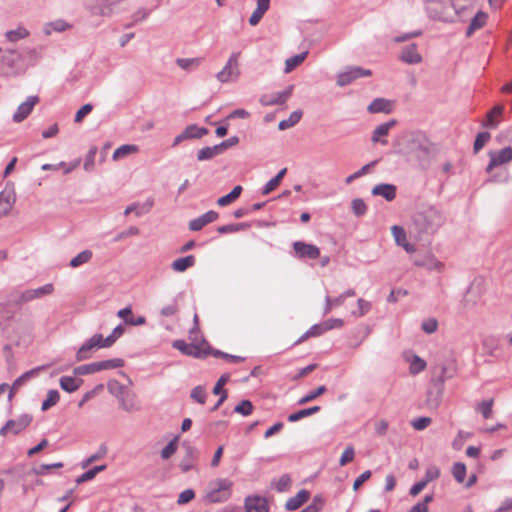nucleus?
Returning a JSON list of instances; mask_svg holds the SVG:
<instances>
[{"label": "nucleus", "mask_w": 512, "mask_h": 512, "mask_svg": "<svg viewBox=\"0 0 512 512\" xmlns=\"http://www.w3.org/2000/svg\"><path fill=\"white\" fill-rule=\"evenodd\" d=\"M438 146L421 132H415L407 137L403 147V154L410 161L417 162L420 166L426 167L437 155Z\"/></svg>", "instance_id": "f257e3e1"}, {"label": "nucleus", "mask_w": 512, "mask_h": 512, "mask_svg": "<svg viewBox=\"0 0 512 512\" xmlns=\"http://www.w3.org/2000/svg\"><path fill=\"white\" fill-rule=\"evenodd\" d=\"M445 223L443 213L433 206L422 207L412 219V226L419 234L432 235Z\"/></svg>", "instance_id": "f03ea898"}, {"label": "nucleus", "mask_w": 512, "mask_h": 512, "mask_svg": "<svg viewBox=\"0 0 512 512\" xmlns=\"http://www.w3.org/2000/svg\"><path fill=\"white\" fill-rule=\"evenodd\" d=\"M123 332L124 327L122 325H118L106 338L101 334L93 335L78 349L76 353V360L83 361L90 358L95 349L111 347Z\"/></svg>", "instance_id": "7ed1b4c3"}, {"label": "nucleus", "mask_w": 512, "mask_h": 512, "mask_svg": "<svg viewBox=\"0 0 512 512\" xmlns=\"http://www.w3.org/2000/svg\"><path fill=\"white\" fill-rule=\"evenodd\" d=\"M194 333L195 330H190L189 338L191 343H186L184 340H175L172 345L184 355L194 358H204L210 353V346L206 340L197 341L196 338H192Z\"/></svg>", "instance_id": "20e7f679"}, {"label": "nucleus", "mask_w": 512, "mask_h": 512, "mask_svg": "<svg viewBox=\"0 0 512 512\" xmlns=\"http://www.w3.org/2000/svg\"><path fill=\"white\" fill-rule=\"evenodd\" d=\"M240 52H232L215 78L220 84L236 83L241 77Z\"/></svg>", "instance_id": "39448f33"}, {"label": "nucleus", "mask_w": 512, "mask_h": 512, "mask_svg": "<svg viewBox=\"0 0 512 512\" xmlns=\"http://www.w3.org/2000/svg\"><path fill=\"white\" fill-rule=\"evenodd\" d=\"M484 293L485 288L482 281L472 282L463 295V298L460 302V310L462 312L475 310L477 308L476 306L480 303Z\"/></svg>", "instance_id": "423d86ee"}, {"label": "nucleus", "mask_w": 512, "mask_h": 512, "mask_svg": "<svg viewBox=\"0 0 512 512\" xmlns=\"http://www.w3.org/2000/svg\"><path fill=\"white\" fill-rule=\"evenodd\" d=\"M233 483L229 479L220 478L210 482L206 499L213 503L226 501L231 496Z\"/></svg>", "instance_id": "0eeeda50"}, {"label": "nucleus", "mask_w": 512, "mask_h": 512, "mask_svg": "<svg viewBox=\"0 0 512 512\" xmlns=\"http://www.w3.org/2000/svg\"><path fill=\"white\" fill-rule=\"evenodd\" d=\"M125 0H86L85 9L94 16L110 17L114 8Z\"/></svg>", "instance_id": "6e6552de"}, {"label": "nucleus", "mask_w": 512, "mask_h": 512, "mask_svg": "<svg viewBox=\"0 0 512 512\" xmlns=\"http://www.w3.org/2000/svg\"><path fill=\"white\" fill-rule=\"evenodd\" d=\"M372 71L359 66H348L337 74V85L345 87L360 77H369Z\"/></svg>", "instance_id": "1a4fd4ad"}, {"label": "nucleus", "mask_w": 512, "mask_h": 512, "mask_svg": "<svg viewBox=\"0 0 512 512\" xmlns=\"http://www.w3.org/2000/svg\"><path fill=\"white\" fill-rule=\"evenodd\" d=\"M488 157L489 163L485 171L491 173L495 168L507 165L512 161V146H507L500 150H490Z\"/></svg>", "instance_id": "9d476101"}, {"label": "nucleus", "mask_w": 512, "mask_h": 512, "mask_svg": "<svg viewBox=\"0 0 512 512\" xmlns=\"http://www.w3.org/2000/svg\"><path fill=\"white\" fill-rule=\"evenodd\" d=\"M53 292L54 285L52 283H47L44 286L34 289H27L18 293L14 301L16 304H23L36 299H41L45 296L51 295Z\"/></svg>", "instance_id": "9b49d317"}, {"label": "nucleus", "mask_w": 512, "mask_h": 512, "mask_svg": "<svg viewBox=\"0 0 512 512\" xmlns=\"http://www.w3.org/2000/svg\"><path fill=\"white\" fill-rule=\"evenodd\" d=\"M16 202V193L13 184H6L0 192V217L7 216Z\"/></svg>", "instance_id": "f8f14e48"}, {"label": "nucleus", "mask_w": 512, "mask_h": 512, "mask_svg": "<svg viewBox=\"0 0 512 512\" xmlns=\"http://www.w3.org/2000/svg\"><path fill=\"white\" fill-rule=\"evenodd\" d=\"M32 421V417L29 414H23L19 416L17 419L9 420L1 429L0 435L6 436L8 433H12L14 435L22 432Z\"/></svg>", "instance_id": "ddd939ff"}, {"label": "nucleus", "mask_w": 512, "mask_h": 512, "mask_svg": "<svg viewBox=\"0 0 512 512\" xmlns=\"http://www.w3.org/2000/svg\"><path fill=\"white\" fill-rule=\"evenodd\" d=\"M293 86L286 87L283 91L274 92L271 94L262 95L260 103L263 106L281 105L284 104L292 95Z\"/></svg>", "instance_id": "4468645a"}, {"label": "nucleus", "mask_w": 512, "mask_h": 512, "mask_svg": "<svg viewBox=\"0 0 512 512\" xmlns=\"http://www.w3.org/2000/svg\"><path fill=\"white\" fill-rule=\"evenodd\" d=\"M293 249L296 256L301 259H317L320 256V249L317 246L302 241L294 242Z\"/></svg>", "instance_id": "2eb2a0df"}, {"label": "nucleus", "mask_w": 512, "mask_h": 512, "mask_svg": "<svg viewBox=\"0 0 512 512\" xmlns=\"http://www.w3.org/2000/svg\"><path fill=\"white\" fill-rule=\"evenodd\" d=\"M39 102L37 96H29L25 102L21 103L13 115V121L16 123L22 122L32 112L34 106Z\"/></svg>", "instance_id": "dca6fc26"}, {"label": "nucleus", "mask_w": 512, "mask_h": 512, "mask_svg": "<svg viewBox=\"0 0 512 512\" xmlns=\"http://www.w3.org/2000/svg\"><path fill=\"white\" fill-rule=\"evenodd\" d=\"M399 59L409 65L419 64L423 58L417 50L416 44L405 46L400 53Z\"/></svg>", "instance_id": "f3484780"}, {"label": "nucleus", "mask_w": 512, "mask_h": 512, "mask_svg": "<svg viewBox=\"0 0 512 512\" xmlns=\"http://www.w3.org/2000/svg\"><path fill=\"white\" fill-rule=\"evenodd\" d=\"M271 6V0H256V7L249 17V24L257 26Z\"/></svg>", "instance_id": "a211bd4d"}, {"label": "nucleus", "mask_w": 512, "mask_h": 512, "mask_svg": "<svg viewBox=\"0 0 512 512\" xmlns=\"http://www.w3.org/2000/svg\"><path fill=\"white\" fill-rule=\"evenodd\" d=\"M246 512H269L267 500L260 496H248L245 499Z\"/></svg>", "instance_id": "6ab92c4d"}, {"label": "nucleus", "mask_w": 512, "mask_h": 512, "mask_svg": "<svg viewBox=\"0 0 512 512\" xmlns=\"http://www.w3.org/2000/svg\"><path fill=\"white\" fill-rule=\"evenodd\" d=\"M219 217V214L213 210L206 212L205 214L192 219L189 222V229L191 231H200L204 226L209 223L216 221Z\"/></svg>", "instance_id": "aec40b11"}, {"label": "nucleus", "mask_w": 512, "mask_h": 512, "mask_svg": "<svg viewBox=\"0 0 512 512\" xmlns=\"http://www.w3.org/2000/svg\"><path fill=\"white\" fill-rule=\"evenodd\" d=\"M396 125L395 120H390L388 122L382 123L378 125L371 136L372 143H381V144H387V140L384 139L389 134V131Z\"/></svg>", "instance_id": "412c9836"}, {"label": "nucleus", "mask_w": 512, "mask_h": 512, "mask_svg": "<svg viewBox=\"0 0 512 512\" xmlns=\"http://www.w3.org/2000/svg\"><path fill=\"white\" fill-rule=\"evenodd\" d=\"M416 266L424 267L429 271L442 272L444 264L438 260L433 254H426L422 259L414 261Z\"/></svg>", "instance_id": "4be33fe9"}, {"label": "nucleus", "mask_w": 512, "mask_h": 512, "mask_svg": "<svg viewBox=\"0 0 512 512\" xmlns=\"http://www.w3.org/2000/svg\"><path fill=\"white\" fill-rule=\"evenodd\" d=\"M46 367H36L34 369H31L25 373H23L20 377H18L12 384L9 392V399L11 400L13 396L15 395L16 391L27 381H29L31 378L36 377L38 373L41 370H44Z\"/></svg>", "instance_id": "5701e85b"}, {"label": "nucleus", "mask_w": 512, "mask_h": 512, "mask_svg": "<svg viewBox=\"0 0 512 512\" xmlns=\"http://www.w3.org/2000/svg\"><path fill=\"white\" fill-rule=\"evenodd\" d=\"M72 27V24L64 19H56L45 23L42 30L46 36H50L53 32L62 33L72 29Z\"/></svg>", "instance_id": "b1692460"}, {"label": "nucleus", "mask_w": 512, "mask_h": 512, "mask_svg": "<svg viewBox=\"0 0 512 512\" xmlns=\"http://www.w3.org/2000/svg\"><path fill=\"white\" fill-rule=\"evenodd\" d=\"M404 358L406 362L409 363V372L412 375L419 374L420 372L424 371L427 366L426 361L418 355L406 353Z\"/></svg>", "instance_id": "393cba45"}, {"label": "nucleus", "mask_w": 512, "mask_h": 512, "mask_svg": "<svg viewBox=\"0 0 512 512\" xmlns=\"http://www.w3.org/2000/svg\"><path fill=\"white\" fill-rule=\"evenodd\" d=\"M310 493L309 491L302 489L295 496L289 498L286 501L285 508L288 511H295L300 508L308 499Z\"/></svg>", "instance_id": "a878e982"}, {"label": "nucleus", "mask_w": 512, "mask_h": 512, "mask_svg": "<svg viewBox=\"0 0 512 512\" xmlns=\"http://www.w3.org/2000/svg\"><path fill=\"white\" fill-rule=\"evenodd\" d=\"M372 194L381 196L387 201H392L396 197V187L393 184H378L372 189Z\"/></svg>", "instance_id": "bb28decb"}, {"label": "nucleus", "mask_w": 512, "mask_h": 512, "mask_svg": "<svg viewBox=\"0 0 512 512\" xmlns=\"http://www.w3.org/2000/svg\"><path fill=\"white\" fill-rule=\"evenodd\" d=\"M83 380L74 376H63L59 380V385L62 390L67 393H73L77 391L82 385Z\"/></svg>", "instance_id": "cd10ccee"}, {"label": "nucleus", "mask_w": 512, "mask_h": 512, "mask_svg": "<svg viewBox=\"0 0 512 512\" xmlns=\"http://www.w3.org/2000/svg\"><path fill=\"white\" fill-rule=\"evenodd\" d=\"M196 454H197V451L194 447H191V446L187 447L186 454L183 457V459L181 460V462L179 463V467L182 472L186 473V472L190 471L191 469H193L194 462L196 459Z\"/></svg>", "instance_id": "c85d7f7f"}, {"label": "nucleus", "mask_w": 512, "mask_h": 512, "mask_svg": "<svg viewBox=\"0 0 512 512\" xmlns=\"http://www.w3.org/2000/svg\"><path fill=\"white\" fill-rule=\"evenodd\" d=\"M175 62L181 69L187 72H192L200 67L203 62V58H177Z\"/></svg>", "instance_id": "c756f323"}, {"label": "nucleus", "mask_w": 512, "mask_h": 512, "mask_svg": "<svg viewBox=\"0 0 512 512\" xmlns=\"http://www.w3.org/2000/svg\"><path fill=\"white\" fill-rule=\"evenodd\" d=\"M367 110L370 113H389L391 102L384 98H376L369 104Z\"/></svg>", "instance_id": "7c9ffc66"}, {"label": "nucleus", "mask_w": 512, "mask_h": 512, "mask_svg": "<svg viewBox=\"0 0 512 512\" xmlns=\"http://www.w3.org/2000/svg\"><path fill=\"white\" fill-rule=\"evenodd\" d=\"M493 405H494V399H485L480 402H478L475 405V411L480 413L484 419H490L493 416Z\"/></svg>", "instance_id": "2f4dec72"}, {"label": "nucleus", "mask_w": 512, "mask_h": 512, "mask_svg": "<svg viewBox=\"0 0 512 512\" xmlns=\"http://www.w3.org/2000/svg\"><path fill=\"white\" fill-rule=\"evenodd\" d=\"M195 257L193 255H188L186 257L178 258L174 260L171 264V267L176 272H184L188 268L194 266Z\"/></svg>", "instance_id": "473e14b6"}, {"label": "nucleus", "mask_w": 512, "mask_h": 512, "mask_svg": "<svg viewBox=\"0 0 512 512\" xmlns=\"http://www.w3.org/2000/svg\"><path fill=\"white\" fill-rule=\"evenodd\" d=\"M138 152V147L133 144H125L120 147H118L112 155V159L114 161H119L121 159H124L128 157L129 155L135 154Z\"/></svg>", "instance_id": "72a5a7b5"}, {"label": "nucleus", "mask_w": 512, "mask_h": 512, "mask_svg": "<svg viewBox=\"0 0 512 512\" xmlns=\"http://www.w3.org/2000/svg\"><path fill=\"white\" fill-rule=\"evenodd\" d=\"M94 364H95L96 372H100L103 370L121 368L124 366V360L121 358H114V359H108V360L94 362Z\"/></svg>", "instance_id": "f704fd0d"}, {"label": "nucleus", "mask_w": 512, "mask_h": 512, "mask_svg": "<svg viewBox=\"0 0 512 512\" xmlns=\"http://www.w3.org/2000/svg\"><path fill=\"white\" fill-rule=\"evenodd\" d=\"M183 133L187 140L200 139L204 135L208 134V129L205 127H199L196 124H191L183 130Z\"/></svg>", "instance_id": "c9c22d12"}, {"label": "nucleus", "mask_w": 512, "mask_h": 512, "mask_svg": "<svg viewBox=\"0 0 512 512\" xmlns=\"http://www.w3.org/2000/svg\"><path fill=\"white\" fill-rule=\"evenodd\" d=\"M92 257H93V253L91 250H88V249L83 250L70 260L69 266L71 268H78V267L90 262Z\"/></svg>", "instance_id": "e433bc0d"}, {"label": "nucleus", "mask_w": 512, "mask_h": 512, "mask_svg": "<svg viewBox=\"0 0 512 512\" xmlns=\"http://www.w3.org/2000/svg\"><path fill=\"white\" fill-rule=\"evenodd\" d=\"M287 172V168L281 169L275 177H273L270 181H268L263 187L261 193L262 195H268L272 191H274L280 184L281 180L285 176Z\"/></svg>", "instance_id": "4c0bfd02"}, {"label": "nucleus", "mask_w": 512, "mask_h": 512, "mask_svg": "<svg viewBox=\"0 0 512 512\" xmlns=\"http://www.w3.org/2000/svg\"><path fill=\"white\" fill-rule=\"evenodd\" d=\"M487 20V14L479 11L471 20L470 25L467 29L466 35L471 36L474 31L483 27Z\"/></svg>", "instance_id": "58836bf2"}, {"label": "nucleus", "mask_w": 512, "mask_h": 512, "mask_svg": "<svg viewBox=\"0 0 512 512\" xmlns=\"http://www.w3.org/2000/svg\"><path fill=\"white\" fill-rule=\"evenodd\" d=\"M29 34V31L25 27L18 26L16 29L6 31L5 38L9 42H17L21 39L27 38Z\"/></svg>", "instance_id": "ea45409f"}, {"label": "nucleus", "mask_w": 512, "mask_h": 512, "mask_svg": "<svg viewBox=\"0 0 512 512\" xmlns=\"http://www.w3.org/2000/svg\"><path fill=\"white\" fill-rule=\"evenodd\" d=\"M504 111L503 106L497 105L490 112L487 113L486 121L482 124L484 127L495 129L498 126V121L495 116H500Z\"/></svg>", "instance_id": "a19ab883"}, {"label": "nucleus", "mask_w": 512, "mask_h": 512, "mask_svg": "<svg viewBox=\"0 0 512 512\" xmlns=\"http://www.w3.org/2000/svg\"><path fill=\"white\" fill-rule=\"evenodd\" d=\"M308 55V52L305 51V52H302L298 55H295V56H292L290 58H288L286 61H285V69H284V72L286 74L292 72L296 67H298L299 65L302 64V62L306 59Z\"/></svg>", "instance_id": "79ce46f5"}, {"label": "nucleus", "mask_w": 512, "mask_h": 512, "mask_svg": "<svg viewBox=\"0 0 512 512\" xmlns=\"http://www.w3.org/2000/svg\"><path fill=\"white\" fill-rule=\"evenodd\" d=\"M301 117H302V112L300 110L292 112L287 119H284L279 122V124H278L279 130L283 131V130L293 127L300 121Z\"/></svg>", "instance_id": "37998d69"}, {"label": "nucleus", "mask_w": 512, "mask_h": 512, "mask_svg": "<svg viewBox=\"0 0 512 512\" xmlns=\"http://www.w3.org/2000/svg\"><path fill=\"white\" fill-rule=\"evenodd\" d=\"M320 411V407L319 406H313V407H309V408H305V409H302V410H299L295 413H292L288 416V421L289 422H297L299 420H301L302 418H305V417H308V416H311L317 412Z\"/></svg>", "instance_id": "c03bdc74"}, {"label": "nucleus", "mask_w": 512, "mask_h": 512, "mask_svg": "<svg viewBox=\"0 0 512 512\" xmlns=\"http://www.w3.org/2000/svg\"><path fill=\"white\" fill-rule=\"evenodd\" d=\"M179 436H175L161 451L160 457L162 460L171 458L178 449Z\"/></svg>", "instance_id": "a18cd8bd"}, {"label": "nucleus", "mask_w": 512, "mask_h": 512, "mask_svg": "<svg viewBox=\"0 0 512 512\" xmlns=\"http://www.w3.org/2000/svg\"><path fill=\"white\" fill-rule=\"evenodd\" d=\"M241 192H242V187L240 185H237L232 189V191L230 193H228L225 196L220 197L217 200V204L222 207L227 206V205L231 204L232 202H234L241 195Z\"/></svg>", "instance_id": "49530a36"}, {"label": "nucleus", "mask_w": 512, "mask_h": 512, "mask_svg": "<svg viewBox=\"0 0 512 512\" xmlns=\"http://www.w3.org/2000/svg\"><path fill=\"white\" fill-rule=\"evenodd\" d=\"M221 154L217 145L212 147H204L200 149L197 153L198 161H206L214 158L215 156Z\"/></svg>", "instance_id": "de8ad7c7"}, {"label": "nucleus", "mask_w": 512, "mask_h": 512, "mask_svg": "<svg viewBox=\"0 0 512 512\" xmlns=\"http://www.w3.org/2000/svg\"><path fill=\"white\" fill-rule=\"evenodd\" d=\"M60 400V394L57 390L52 389L47 393L46 399L42 402L41 409L43 411L48 410L50 407L56 405Z\"/></svg>", "instance_id": "09e8293b"}, {"label": "nucleus", "mask_w": 512, "mask_h": 512, "mask_svg": "<svg viewBox=\"0 0 512 512\" xmlns=\"http://www.w3.org/2000/svg\"><path fill=\"white\" fill-rule=\"evenodd\" d=\"M21 59L20 54L15 49H7L2 56L5 65L13 67Z\"/></svg>", "instance_id": "8fccbe9b"}, {"label": "nucleus", "mask_w": 512, "mask_h": 512, "mask_svg": "<svg viewBox=\"0 0 512 512\" xmlns=\"http://www.w3.org/2000/svg\"><path fill=\"white\" fill-rule=\"evenodd\" d=\"M291 485V478L288 474L282 475L279 479L272 482L273 488L278 492H285Z\"/></svg>", "instance_id": "3c124183"}, {"label": "nucleus", "mask_w": 512, "mask_h": 512, "mask_svg": "<svg viewBox=\"0 0 512 512\" xmlns=\"http://www.w3.org/2000/svg\"><path fill=\"white\" fill-rule=\"evenodd\" d=\"M391 233L393 235V238L398 246H402L405 243H407V235L405 230L398 225H394L391 227Z\"/></svg>", "instance_id": "603ef678"}, {"label": "nucleus", "mask_w": 512, "mask_h": 512, "mask_svg": "<svg viewBox=\"0 0 512 512\" xmlns=\"http://www.w3.org/2000/svg\"><path fill=\"white\" fill-rule=\"evenodd\" d=\"M326 331L324 330V325L323 323H320V324H315L313 326H311L309 328V330H307L301 337L300 339L297 341V343H300L302 341H304L305 339L309 338V337H317V336H320L322 335L323 333H325Z\"/></svg>", "instance_id": "864d4df0"}, {"label": "nucleus", "mask_w": 512, "mask_h": 512, "mask_svg": "<svg viewBox=\"0 0 512 512\" xmlns=\"http://www.w3.org/2000/svg\"><path fill=\"white\" fill-rule=\"evenodd\" d=\"M120 407L126 412H138L140 406L135 402L134 397L120 398Z\"/></svg>", "instance_id": "5fc2aeb1"}, {"label": "nucleus", "mask_w": 512, "mask_h": 512, "mask_svg": "<svg viewBox=\"0 0 512 512\" xmlns=\"http://www.w3.org/2000/svg\"><path fill=\"white\" fill-rule=\"evenodd\" d=\"M452 475L458 483H464L466 477V466L462 462H457L452 467Z\"/></svg>", "instance_id": "6e6d98bb"}, {"label": "nucleus", "mask_w": 512, "mask_h": 512, "mask_svg": "<svg viewBox=\"0 0 512 512\" xmlns=\"http://www.w3.org/2000/svg\"><path fill=\"white\" fill-rule=\"evenodd\" d=\"M96 154H97V147L96 146L91 147L85 157V161H84V165H83V168L85 171L91 172L94 170Z\"/></svg>", "instance_id": "4d7b16f0"}, {"label": "nucleus", "mask_w": 512, "mask_h": 512, "mask_svg": "<svg viewBox=\"0 0 512 512\" xmlns=\"http://www.w3.org/2000/svg\"><path fill=\"white\" fill-rule=\"evenodd\" d=\"M248 227H249V225L246 223L229 224V225H223V226L218 227L217 231L220 234L234 233V232H238L240 230L247 229Z\"/></svg>", "instance_id": "13d9d810"}, {"label": "nucleus", "mask_w": 512, "mask_h": 512, "mask_svg": "<svg viewBox=\"0 0 512 512\" xmlns=\"http://www.w3.org/2000/svg\"><path fill=\"white\" fill-rule=\"evenodd\" d=\"M326 391V387L324 385L319 386L317 389L309 392L307 395L299 399L298 404L303 405L310 401H313L318 396L322 395Z\"/></svg>", "instance_id": "bf43d9fd"}, {"label": "nucleus", "mask_w": 512, "mask_h": 512, "mask_svg": "<svg viewBox=\"0 0 512 512\" xmlns=\"http://www.w3.org/2000/svg\"><path fill=\"white\" fill-rule=\"evenodd\" d=\"M491 135L488 132H480L477 134L475 142H474V152L478 153L484 145L490 140Z\"/></svg>", "instance_id": "052dcab7"}, {"label": "nucleus", "mask_w": 512, "mask_h": 512, "mask_svg": "<svg viewBox=\"0 0 512 512\" xmlns=\"http://www.w3.org/2000/svg\"><path fill=\"white\" fill-rule=\"evenodd\" d=\"M421 329L427 334H432V333L436 332L438 329V321L432 317L427 318L422 321Z\"/></svg>", "instance_id": "680f3d73"}, {"label": "nucleus", "mask_w": 512, "mask_h": 512, "mask_svg": "<svg viewBox=\"0 0 512 512\" xmlns=\"http://www.w3.org/2000/svg\"><path fill=\"white\" fill-rule=\"evenodd\" d=\"M376 164V161H373L369 164H366L364 165L361 169H359L358 171H356L355 173L349 175L346 179H345V182L346 184H350L352 181H354L355 179L367 174L370 170V168L372 166H374Z\"/></svg>", "instance_id": "e2e57ef3"}, {"label": "nucleus", "mask_w": 512, "mask_h": 512, "mask_svg": "<svg viewBox=\"0 0 512 512\" xmlns=\"http://www.w3.org/2000/svg\"><path fill=\"white\" fill-rule=\"evenodd\" d=\"M236 413H239L243 416H248L253 411V405L249 400H242L234 409Z\"/></svg>", "instance_id": "0e129e2a"}, {"label": "nucleus", "mask_w": 512, "mask_h": 512, "mask_svg": "<svg viewBox=\"0 0 512 512\" xmlns=\"http://www.w3.org/2000/svg\"><path fill=\"white\" fill-rule=\"evenodd\" d=\"M354 456H355V451H354L353 446H351V445L347 446L339 459V465L345 466L346 464L352 462L354 459Z\"/></svg>", "instance_id": "69168bd1"}, {"label": "nucleus", "mask_w": 512, "mask_h": 512, "mask_svg": "<svg viewBox=\"0 0 512 512\" xmlns=\"http://www.w3.org/2000/svg\"><path fill=\"white\" fill-rule=\"evenodd\" d=\"M351 208L356 216H362L367 211V206L362 199L356 198L351 203Z\"/></svg>", "instance_id": "338daca9"}, {"label": "nucleus", "mask_w": 512, "mask_h": 512, "mask_svg": "<svg viewBox=\"0 0 512 512\" xmlns=\"http://www.w3.org/2000/svg\"><path fill=\"white\" fill-rule=\"evenodd\" d=\"M108 389H109L110 393H112L118 399H120V398H122L125 387L122 384H120L118 381L113 380L108 383Z\"/></svg>", "instance_id": "774afa93"}]
</instances>
